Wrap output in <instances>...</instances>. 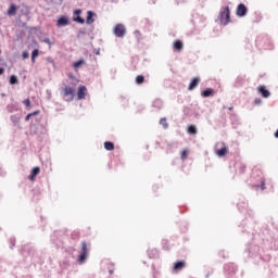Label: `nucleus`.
Instances as JSON below:
<instances>
[{
    "label": "nucleus",
    "instance_id": "obj_17",
    "mask_svg": "<svg viewBox=\"0 0 278 278\" xmlns=\"http://www.w3.org/2000/svg\"><path fill=\"white\" fill-rule=\"evenodd\" d=\"M37 175H40V167L33 168V170L29 175L30 181H34V179H36Z\"/></svg>",
    "mask_w": 278,
    "mask_h": 278
},
{
    "label": "nucleus",
    "instance_id": "obj_20",
    "mask_svg": "<svg viewBox=\"0 0 278 278\" xmlns=\"http://www.w3.org/2000/svg\"><path fill=\"white\" fill-rule=\"evenodd\" d=\"M84 64H86V60L84 59H79L76 62L73 63V67L74 68H79L81 66H84Z\"/></svg>",
    "mask_w": 278,
    "mask_h": 278
},
{
    "label": "nucleus",
    "instance_id": "obj_9",
    "mask_svg": "<svg viewBox=\"0 0 278 278\" xmlns=\"http://www.w3.org/2000/svg\"><path fill=\"white\" fill-rule=\"evenodd\" d=\"M257 90L263 99H268V97H270V91L266 88V86L261 85L257 87Z\"/></svg>",
    "mask_w": 278,
    "mask_h": 278
},
{
    "label": "nucleus",
    "instance_id": "obj_34",
    "mask_svg": "<svg viewBox=\"0 0 278 278\" xmlns=\"http://www.w3.org/2000/svg\"><path fill=\"white\" fill-rule=\"evenodd\" d=\"M254 103H255V105L262 104V98H256V99L254 100Z\"/></svg>",
    "mask_w": 278,
    "mask_h": 278
},
{
    "label": "nucleus",
    "instance_id": "obj_4",
    "mask_svg": "<svg viewBox=\"0 0 278 278\" xmlns=\"http://www.w3.org/2000/svg\"><path fill=\"white\" fill-rule=\"evenodd\" d=\"M247 14H249V8L245 7L244 3H239V4L237 5L236 15H237L239 18H244V16H247Z\"/></svg>",
    "mask_w": 278,
    "mask_h": 278
},
{
    "label": "nucleus",
    "instance_id": "obj_12",
    "mask_svg": "<svg viewBox=\"0 0 278 278\" xmlns=\"http://www.w3.org/2000/svg\"><path fill=\"white\" fill-rule=\"evenodd\" d=\"M173 47H174V51L181 53V51H184V41L177 39L174 41Z\"/></svg>",
    "mask_w": 278,
    "mask_h": 278
},
{
    "label": "nucleus",
    "instance_id": "obj_44",
    "mask_svg": "<svg viewBox=\"0 0 278 278\" xmlns=\"http://www.w3.org/2000/svg\"><path fill=\"white\" fill-rule=\"evenodd\" d=\"M64 0H60V2L62 3Z\"/></svg>",
    "mask_w": 278,
    "mask_h": 278
},
{
    "label": "nucleus",
    "instance_id": "obj_38",
    "mask_svg": "<svg viewBox=\"0 0 278 278\" xmlns=\"http://www.w3.org/2000/svg\"><path fill=\"white\" fill-rule=\"evenodd\" d=\"M262 190H266V185L264 182L262 184Z\"/></svg>",
    "mask_w": 278,
    "mask_h": 278
},
{
    "label": "nucleus",
    "instance_id": "obj_28",
    "mask_svg": "<svg viewBox=\"0 0 278 278\" xmlns=\"http://www.w3.org/2000/svg\"><path fill=\"white\" fill-rule=\"evenodd\" d=\"M38 114H40V111H35V112H33V113L28 114V115L25 117V121H29V117H30V116H38Z\"/></svg>",
    "mask_w": 278,
    "mask_h": 278
},
{
    "label": "nucleus",
    "instance_id": "obj_14",
    "mask_svg": "<svg viewBox=\"0 0 278 278\" xmlns=\"http://www.w3.org/2000/svg\"><path fill=\"white\" fill-rule=\"evenodd\" d=\"M201 81L200 77H193L188 86V90H194L197 86H199V83Z\"/></svg>",
    "mask_w": 278,
    "mask_h": 278
},
{
    "label": "nucleus",
    "instance_id": "obj_35",
    "mask_svg": "<svg viewBox=\"0 0 278 278\" xmlns=\"http://www.w3.org/2000/svg\"><path fill=\"white\" fill-rule=\"evenodd\" d=\"M78 34H79L80 36H86V30L80 29V30H78Z\"/></svg>",
    "mask_w": 278,
    "mask_h": 278
},
{
    "label": "nucleus",
    "instance_id": "obj_32",
    "mask_svg": "<svg viewBox=\"0 0 278 278\" xmlns=\"http://www.w3.org/2000/svg\"><path fill=\"white\" fill-rule=\"evenodd\" d=\"M24 105H31V100H29V98L23 100L22 102Z\"/></svg>",
    "mask_w": 278,
    "mask_h": 278
},
{
    "label": "nucleus",
    "instance_id": "obj_16",
    "mask_svg": "<svg viewBox=\"0 0 278 278\" xmlns=\"http://www.w3.org/2000/svg\"><path fill=\"white\" fill-rule=\"evenodd\" d=\"M18 10V7L16 4H10L8 10L9 16H16V11Z\"/></svg>",
    "mask_w": 278,
    "mask_h": 278
},
{
    "label": "nucleus",
    "instance_id": "obj_5",
    "mask_svg": "<svg viewBox=\"0 0 278 278\" xmlns=\"http://www.w3.org/2000/svg\"><path fill=\"white\" fill-rule=\"evenodd\" d=\"M73 21H74V23H79V25H84V23H86V20L84 17H81L80 9L74 10Z\"/></svg>",
    "mask_w": 278,
    "mask_h": 278
},
{
    "label": "nucleus",
    "instance_id": "obj_21",
    "mask_svg": "<svg viewBox=\"0 0 278 278\" xmlns=\"http://www.w3.org/2000/svg\"><path fill=\"white\" fill-rule=\"evenodd\" d=\"M9 84L11 86H16V84H18V77L16 75H11L9 78Z\"/></svg>",
    "mask_w": 278,
    "mask_h": 278
},
{
    "label": "nucleus",
    "instance_id": "obj_41",
    "mask_svg": "<svg viewBox=\"0 0 278 278\" xmlns=\"http://www.w3.org/2000/svg\"><path fill=\"white\" fill-rule=\"evenodd\" d=\"M112 273H114L113 270H110V274L112 275Z\"/></svg>",
    "mask_w": 278,
    "mask_h": 278
},
{
    "label": "nucleus",
    "instance_id": "obj_24",
    "mask_svg": "<svg viewBox=\"0 0 278 278\" xmlns=\"http://www.w3.org/2000/svg\"><path fill=\"white\" fill-rule=\"evenodd\" d=\"M40 41L45 42L46 45H49V47H51L52 45H55V42L51 41V39H49V37L40 38Z\"/></svg>",
    "mask_w": 278,
    "mask_h": 278
},
{
    "label": "nucleus",
    "instance_id": "obj_11",
    "mask_svg": "<svg viewBox=\"0 0 278 278\" xmlns=\"http://www.w3.org/2000/svg\"><path fill=\"white\" fill-rule=\"evenodd\" d=\"M216 94V91L213 88H206L201 91V97L204 99H207L208 97H214Z\"/></svg>",
    "mask_w": 278,
    "mask_h": 278
},
{
    "label": "nucleus",
    "instance_id": "obj_18",
    "mask_svg": "<svg viewBox=\"0 0 278 278\" xmlns=\"http://www.w3.org/2000/svg\"><path fill=\"white\" fill-rule=\"evenodd\" d=\"M186 268V263L184 261H178L174 264V270H182Z\"/></svg>",
    "mask_w": 278,
    "mask_h": 278
},
{
    "label": "nucleus",
    "instance_id": "obj_36",
    "mask_svg": "<svg viewBox=\"0 0 278 278\" xmlns=\"http://www.w3.org/2000/svg\"><path fill=\"white\" fill-rule=\"evenodd\" d=\"M5 73V68L0 67V75H3Z\"/></svg>",
    "mask_w": 278,
    "mask_h": 278
},
{
    "label": "nucleus",
    "instance_id": "obj_15",
    "mask_svg": "<svg viewBox=\"0 0 278 278\" xmlns=\"http://www.w3.org/2000/svg\"><path fill=\"white\" fill-rule=\"evenodd\" d=\"M64 97H71V99H73V97H75V89H73V87L66 86L64 88Z\"/></svg>",
    "mask_w": 278,
    "mask_h": 278
},
{
    "label": "nucleus",
    "instance_id": "obj_39",
    "mask_svg": "<svg viewBox=\"0 0 278 278\" xmlns=\"http://www.w3.org/2000/svg\"><path fill=\"white\" fill-rule=\"evenodd\" d=\"M261 40H262V39L258 37V38H257V42H260Z\"/></svg>",
    "mask_w": 278,
    "mask_h": 278
},
{
    "label": "nucleus",
    "instance_id": "obj_27",
    "mask_svg": "<svg viewBox=\"0 0 278 278\" xmlns=\"http://www.w3.org/2000/svg\"><path fill=\"white\" fill-rule=\"evenodd\" d=\"M134 36L137 40H140L142 38V34L140 33V30H135Z\"/></svg>",
    "mask_w": 278,
    "mask_h": 278
},
{
    "label": "nucleus",
    "instance_id": "obj_37",
    "mask_svg": "<svg viewBox=\"0 0 278 278\" xmlns=\"http://www.w3.org/2000/svg\"><path fill=\"white\" fill-rule=\"evenodd\" d=\"M94 53H96V55H100V53H101V51L98 49H94V51H93Z\"/></svg>",
    "mask_w": 278,
    "mask_h": 278
},
{
    "label": "nucleus",
    "instance_id": "obj_19",
    "mask_svg": "<svg viewBox=\"0 0 278 278\" xmlns=\"http://www.w3.org/2000/svg\"><path fill=\"white\" fill-rule=\"evenodd\" d=\"M40 55V50L35 49L31 52V62L33 64H36V59Z\"/></svg>",
    "mask_w": 278,
    "mask_h": 278
},
{
    "label": "nucleus",
    "instance_id": "obj_10",
    "mask_svg": "<svg viewBox=\"0 0 278 278\" xmlns=\"http://www.w3.org/2000/svg\"><path fill=\"white\" fill-rule=\"evenodd\" d=\"M97 21V14L93 11H87L86 24L92 25Z\"/></svg>",
    "mask_w": 278,
    "mask_h": 278
},
{
    "label": "nucleus",
    "instance_id": "obj_6",
    "mask_svg": "<svg viewBox=\"0 0 278 278\" xmlns=\"http://www.w3.org/2000/svg\"><path fill=\"white\" fill-rule=\"evenodd\" d=\"M68 25H71V20L66 15H61L56 21V27H66Z\"/></svg>",
    "mask_w": 278,
    "mask_h": 278
},
{
    "label": "nucleus",
    "instance_id": "obj_31",
    "mask_svg": "<svg viewBox=\"0 0 278 278\" xmlns=\"http://www.w3.org/2000/svg\"><path fill=\"white\" fill-rule=\"evenodd\" d=\"M162 103H164V101H162V99H155L153 101V105H162Z\"/></svg>",
    "mask_w": 278,
    "mask_h": 278
},
{
    "label": "nucleus",
    "instance_id": "obj_22",
    "mask_svg": "<svg viewBox=\"0 0 278 278\" xmlns=\"http://www.w3.org/2000/svg\"><path fill=\"white\" fill-rule=\"evenodd\" d=\"M104 149L106 151H114V143H112L111 141L104 142Z\"/></svg>",
    "mask_w": 278,
    "mask_h": 278
},
{
    "label": "nucleus",
    "instance_id": "obj_25",
    "mask_svg": "<svg viewBox=\"0 0 278 278\" xmlns=\"http://www.w3.org/2000/svg\"><path fill=\"white\" fill-rule=\"evenodd\" d=\"M188 134H191V136L197 135V127L193 125L188 126Z\"/></svg>",
    "mask_w": 278,
    "mask_h": 278
},
{
    "label": "nucleus",
    "instance_id": "obj_3",
    "mask_svg": "<svg viewBox=\"0 0 278 278\" xmlns=\"http://www.w3.org/2000/svg\"><path fill=\"white\" fill-rule=\"evenodd\" d=\"M87 257H88V244L86 243V241H83L81 242V251L78 256L79 264H84V262H86Z\"/></svg>",
    "mask_w": 278,
    "mask_h": 278
},
{
    "label": "nucleus",
    "instance_id": "obj_1",
    "mask_svg": "<svg viewBox=\"0 0 278 278\" xmlns=\"http://www.w3.org/2000/svg\"><path fill=\"white\" fill-rule=\"evenodd\" d=\"M218 20L222 25H229V22L231 21V11L229 10V7L224 8L219 12Z\"/></svg>",
    "mask_w": 278,
    "mask_h": 278
},
{
    "label": "nucleus",
    "instance_id": "obj_30",
    "mask_svg": "<svg viewBox=\"0 0 278 278\" xmlns=\"http://www.w3.org/2000/svg\"><path fill=\"white\" fill-rule=\"evenodd\" d=\"M29 58V52L23 51L22 53V60H27Z\"/></svg>",
    "mask_w": 278,
    "mask_h": 278
},
{
    "label": "nucleus",
    "instance_id": "obj_40",
    "mask_svg": "<svg viewBox=\"0 0 278 278\" xmlns=\"http://www.w3.org/2000/svg\"><path fill=\"white\" fill-rule=\"evenodd\" d=\"M1 96H2V97H5V93H2Z\"/></svg>",
    "mask_w": 278,
    "mask_h": 278
},
{
    "label": "nucleus",
    "instance_id": "obj_26",
    "mask_svg": "<svg viewBox=\"0 0 278 278\" xmlns=\"http://www.w3.org/2000/svg\"><path fill=\"white\" fill-rule=\"evenodd\" d=\"M160 125L163 126V129H168V123L166 122V117L160 119Z\"/></svg>",
    "mask_w": 278,
    "mask_h": 278
},
{
    "label": "nucleus",
    "instance_id": "obj_13",
    "mask_svg": "<svg viewBox=\"0 0 278 278\" xmlns=\"http://www.w3.org/2000/svg\"><path fill=\"white\" fill-rule=\"evenodd\" d=\"M86 92H88V88H86V86H80L77 90V97L79 100L85 99L86 98Z\"/></svg>",
    "mask_w": 278,
    "mask_h": 278
},
{
    "label": "nucleus",
    "instance_id": "obj_8",
    "mask_svg": "<svg viewBox=\"0 0 278 278\" xmlns=\"http://www.w3.org/2000/svg\"><path fill=\"white\" fill-rule=\"evenodd\" d=\"M222 148L216 150L215 153L218 157H225L227 153H229V148L225 144V142L220 143Z\"/></svg>",
    "mask_w": 278,
    "mask_h": 278
},
{
    "label": "nucleus",
    "instance_id": "obj_29",
    "mask_svg": "<svg viewBox=\"0 0 278 278\" xmlns=\"http://www.w3.org/2000/svg\"><path fill=\"white\" fill-rule=\"evenodd\" d=\"M180 157L182 161L187 160L188 159V150H184L180 154Z\"/></svg>",
    "mask_w": 278,
    "mask_h": 278
},
{
    "label": "nucleus",
    "instance_id": "obj_2",
    "mask_svg": "<svg viewBox=\"0 0 278 278\" xmlns=\"http://www.w3.org/2000/svg\"><path fill=\"white\" fill-rule=\"evenodd\" d=\"M113 33L116 38H125V34H127V28H125V25L123 24H117L115 25Z\"/></svg>",
    "mask_w": 278,
    "mask_h": 278
},
{
    "label": "nucleus",
    "instance_id": "obj_7",
    "mask_svg": "<svg viewBox=\"0 0 278 278\" xmlns=\"http://www.w3.org/2000/svg\"><path fill=\"white\" fill-rule=\"evenodd\" d=\"M20 15L24 18H26V21H29V7L22 4L21 7L17 8Z\"/></svg>",
    "mask_w": 278,
    "mask_h": 278
},
{
    "label": "nucleus",
    "instance_id": "obj_23",
    "mask_svg": "<svg viewBox=\"0 0 278 278\" xmlns=\"http://www.w3.org/2000/svg\"><path fill=\"white\" fill-rule=\"evenodd\" d=\"M143 83H144V75H138V76L136 77V84H137L138 86H142Z\"/></svg>",
    "mask_w": 278,
    "mask_h": 278
},
{
    "label": "nucleus",
    "instance_id": "obj_42",
    "mask_svg": "<svg viewBox=\"0 0 278 278\" xmlns=\"http://www.w3.org/2000/svg\"><path fill=\"white\" fill-rule=\"evenodd\" d=\"M265 49H270V48H268V47L265 46Z\"/></svg>",
    "mask_w": 278,
    "mask_h": 278
},
{
    "label": "nucleus",
    "instance_id": "obj_43",
    "mask_svg": "<svg viewBox=\"0 0 278 278\" xmlns=\"http://www.w3.org/2000/svg\"><path fill=\"white\" fill-rule=\"evenodd\" d=\"M229 110H233V108L230 106Z\"/></svg>",
    "mask_w": 278,
    "mask_h": 278
},
{
    "label": "nucleus",
    "instance_id": "obj_33",
    "mask_svg": "<svg viewBox=\"0 0 278 278\" xmlns=\"http://www.w3.org/2000/svg\"><path fill=\"white\" fill-rule=\"evenodd\" d=\"M47 62H49L50 64H53V66H55V61L53 60V58L48 56Z\"/></svg>",
    "mask_w": 278,
    "mask_h": 278
}]
</instances>
